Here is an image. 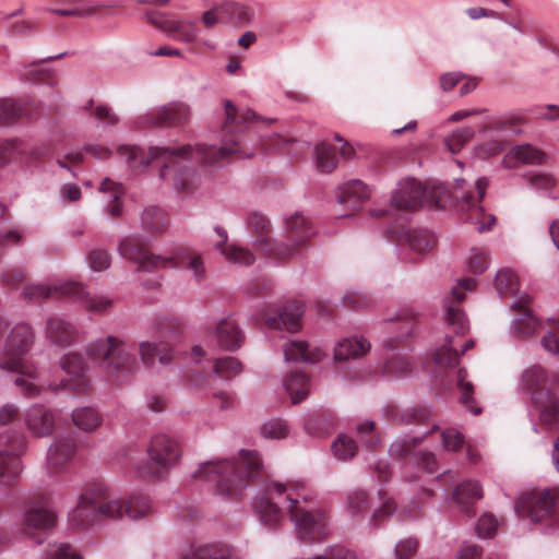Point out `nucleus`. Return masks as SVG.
I'll use <instances>...</instances> for the list:
<instances>
[{"label": "nucleus", "mask_w": 559, "mask_h": 559, "mask_svg": "<svg viewBox=\"0 0 559 559\" xmlns=\"http://www.w3.org/2000/svg\"><path fill=\"white\" fill-rule=\"evenodd\" d=\"M271 122V119H263L250 108L239 110L231 102L225 103V121L223 131L225 136L221 146L206 144H183L169 146H151L145 153L136 146L120 147L121 155L133 168L147 166L153 162L163 164L159 169V179L169 188L177 191H186L197 186L194 167L197 165H214L227 159L233 155L250 157L253 153L248 152L238 138L230 136L234 133V124L250 122Z\"/></svg>", "instance_id": "f257e3e1"}, {"label": "nucleus", "mask_w": 559, "mask_h": 559, "mask_svg": "<svg viewBox=\"0 0 559 559\" xmlns=\"http://www.w3.org/2000/svg\"><path fill=\"white\" fill-rule=\"evenodd\" d=\"M312 499L311 490L301 481L274 483L254 500L253 507L267 525L278 523L288 512L298 538L316 542L325 534V519L310 508Z\"/></svg>", "instance_id": "f03ea898"}, {"label": "nucleus", "mask_w": 559, "mask_h": 559, "mask_svg": "<svg viewBox=\"0 0 559 559\" xmlns=\"http://www.w3.org/2000/svg\"><path fill=\"white\" fill-rule=\"evenodd\" d=\"M261 460L253 450H241L233 460L202 463L194 472L197 479L215 483L222 495L236 496L255 477L261 468Z\"/></svg>", "instance_id": "7ed1b4c3"}, {"label": "nucleus", "mask_w": 559, "mask_h": 559, "mask_svg": "<svg viewBox=\"0 0 559 559\" xmlns=\"http://www.w3.org/2000/svg\"><path fill=\"white\" fill-rule=\"evenodd\" d=\"M119 253L123 259L134 262L138 271L182 267L190 271L195 281H202L205 276L201 253L186 247H177L168 255H157L146 250L136 239L126 238L119 245Z\"/></svg>", "instance_id": "20e7f679"}, {"label": "nucleus", "mask_w": 559, "mask_h": 559, "mask_svg": "<svg viewBox=\"0 0 559 559\" xmlns=\"http://www.w3.org/2000/svg\"><path fill=\"white\" fill-rule=\"evenodd\" d=\"M33 342L31 328L25 323L15 325L7 340L4 358L0 367L9 372H15V384L28 396H35L44 389V383L34 366L21 356L28 350Z\"/></svg>", "instance_id": "39448f33"}, {"label": "nucleus", "mask_w": 559, "mask_h": 559, "mask_svg": "<svg viewBox=\"0 0 559 559\" xmlns=\"http://www.w3.org/2000/svg\"><path fill=\"white\" fill-rule=\"evenodd\" d=\"M521 385L530 391L533 403L539 409L535 430L559 429V395L551 391L544 370L539 367L525 370L521 377Z\"/></svg>", "instance_id": "423d86ee"}, {"label": "nucleus", "mask_w": 559, "mask_h": 559, "mask_svg": "<svg viewBox=\"0 0 559 559\" xmlns=\"http://www.w3.org/2000/svg\"><path fill=\"white\" fill-rule=\"evenodd\" d=\"M126 500L110 498L107 489L96 487L83 493L76 507L70 512L69 521L73 526H88L104 519L121 518Z\"/></svg>", "instance_id": "0eeeda50"}, {"label": "nucleus", "mask_w": 559, "mask_h": 559, "mask_svg": "<svg viewBox=\"0 0 559 559\" xmlns=\"http://www.w3.org/2000/svg\"><path fill=\"white\" fill-rule=\"evenodd\" d=\"M91 354L98 360L100 371L111 380H119L135 370L136 358L123 337L108 335L91 345Z\"/></svg>", "instance_id": "6e6552de"}, {"label": "nucleus", "mask_w": 559, "mask_h": 559, "mask_svg": "<svg viewBox=\"0 0 559 559\" xmlns=\"http://www.w3.org/2000/svg\"><path fill=\"white\" fill-rule=\"evenodd\" d=\"M488 187V180L485 177H480L475 182L476 192L473 193L466 189L465 179H456L454 182L451 197L454 200L456 207L462 212H471L469 221L476 225L478 231H488L492 228L496 223V218L492 215H488L483 222V207L480 206V200L484 198Z\"/></svg>", "instance_id": "1a4fd4ad"}, {"label": "nucleus", "mask_w": 559, "mask_h": 559, "mask_svg": "<svg viewBox=\"0 0 559 559\" xmlns=\"http://www.w3.org/2000/svg\"><path fill=\"white\" fill-rule=\"evenodd\" d=\"M444 308L447 323L454 328L456 335L463 334L467 330L463 313L459 308L448 305V301L445 302ZM456 337L457 336L445 337L444 345L438 348L433 354V360L436 364L442 367L454 366L459 361L460 355H463L474 346L473 340H467L464 343L459 344Z\"/></svg>", "instance_id": "9d476101"}, {"label": "nucleus", "mask_w": 559, "mask_h": 559, "mask_svg": "<svg viewBox=\"0 0 559 559\" xmlns=\"http://www.w3.org/2000/svg\"><path fill=\"white\" fill-rule=\"evenodd\" d=\"M150 467L139 471L142 477H157L162 473L174 467L180 457V448L176 440L166 436L157 435L152 438L148 445Z\"/></svg>", "instance_id": "9b49d317"}, {"label": "nucleus", "mask_w": 559, "mask_h": 559, "mask_svg": "<svg viewBox=\"0 0 559 559\" xmlns=\"http://www.w3.org/2000/svg\"><path fill=\"white\" fill-rule=\"evenodd\" d=\"M558 499V489L534 490L521 495L514 503V510L520 518L527 516L538 523L550 515Z\"/></svg>", "instance_id": "f8f14e48"}, {"label": "nucleus", "mask_w": 559, "mask_h": 559, "mask_svg": "<svg viewBox=\"0 0 559 559\" xmlns=\"http://www.w3.org/2000/svg\"><path fill=\"white\" fill-rule=\"evenodd\" d=\"M248 228L257 250L277 260L289 258L288 245L280 243L271 236L272 226L266 216L258 213L251 214L248 218Z\"/></svg>", "instance_id": "ddd939ff"}, {"label": "nucleus", "mask_w": 559, "mask_h": 559, "mask_svg": "<svg viewBox=\"0 0 559 559\" xmlns=\"http://www.w3.org/2000/svg\"><path fill=\"white\" fill-rule=\"evenodd\" d=\"M148 21L157 26L166 36L183 44L197 41L200 28L192 20L168 19L159 12H148Z\"/></svg>", "instance_id": "4468645a"}, {"label": "nucleus", "mask_w": 559, "mask_h": 559, "mask_svg": "<svg viewBox=\"0 0 559 559\" xmlns=\"http://www.w3.org/2000/svg\"><path fill=\"white\" fill-rule=\"evenodd\" d=\"M61 368L66 373V378L61 379L59 383H44V391L46 388L58 389L64 388L75 391H83L87 388L86 370L87 366L80 354L70 353L63 356L61 360Z\"/></svg>", "instance_id": "2eb2a0df"}, {"label": "nucleus", "mask_w": 559, "mask_h": 559, "mask_svg": "<svg viewBox=\"0 0 559 559\" xmlns=\"http://www.w3.org/2000/svg\"><path fill=\"white\" fill-rule=\"evenodd\" d=\"M424 197L425 189L423 185L413 178H406L397 183L392 192L390 204L393 210L415 211L424 204Z\"/></svg>", "instance_id": "dca6fc26"}, {"label": "nucleus", "mask_w": 559, "mask_h": 559, "mask_svg": "<svg viewBox=\"0 0 559 559\" xmlns=\"http://www.w3.org/2000/svg\"><path fill=\"white\" fill-rule=\"evenodd\" d=\"M285 233L287 240L280 243L288 245L289 258L298 253L316 234L311 222L301 213L296 212L285 218Z\"/></svg>", "instance_id": "f3484780"}, {"label": "nucleus", "mask_w": 559, "mask_h": 559, "mask_svg": "<svg viewBox=\"0 0 559 559\" xmlns=\"http://www.w3.org/2000/svg\"><path fill=\"white\" fill-rule=\"evenodd\" d=\"M191 109L182 102H173L151 109L146 114V120L154 126H178L189 121Z\"/></svg>", "instance_id": "a211bd4d"}, {"label": "nucleus", "mask_w": 559, "mask_h": 559, "mask_svg": "<svg viewBox=\"0 0 559 559\" xmlns=\"http://www.w3.org/2000/svg\"><path fill=\"white\" fill-rule=\"evenodd\" d=\"M302 314L304 305L299 301H293L283 307L278 314L266 313L264 323L271 330L295 333L301 329Z\"/></svg>", "instance_id": "6ab92c4d"}, {"label": "nucleus", "mask_w": 559, "mask_h": 559, "mask_svg": "<svg viewBox=\"0 0 559 559\" xmlns=\"http://www.w3.org/2000/svg\"><path fill=\"white\" fill-rule=\"evenodd\" d=\"M24 424L33 437H47L53 431L56 414L44 405L34 404L26 409Z\"/></svg>", "instance_id": "aec40b11"}, {"label": "nucleus", "mask_w": 559, "mask_h": 559, "mask_svg": "<svg viewBox=\"0 0 559 559\" xmlns=\"http://www.w3.org/2000/svg\"><path fill=\"white\" fill-rule=\"evenodd\" d=\"M284 359L287 362H320L326 353L318 345H311L305 341L287 340L283 345Z\"/></svg>", "instance_id": "412c9836"}, {"label": "nucleus", "mask_w": 559, "mask_h": 559, "mask_svg": "<svg viewBox=\"0 0 559 559\" xmlns=\"http://www.w3.org/2000/svg\"><path fill=\"white\" fill-rule=\"evenodd\" d=\"M25 449L22 437L0 438V476L14 475L20 469V454Z\"/></svg>", "instance_id": "4be33fe9"}, {"label": "nucleus", "mask_w": 559, "mask_h": 559, "mask_svg": "<svg viewBox=\"0 0 559 559\" xmlns=\"http://www.w3.org/2000/svg\"><path fill=\"white\" fill-rule=\"evenodd\" d=\"M495 288L498 295L502 298L515 296V300L511 304L513 310L523 309L526 307L531 297L526 294L518 296L519 278L514 271L510 269H501L497 272L495 277Z\"/></svg>", "instance_id": "5701e85b"}, {"label": "nucleus", "mask_w": 559, "mask_h": 559, "mask_svg": "<svg viewBox=\"0 0 559 559\" xmlns=\"http://www.w3.org/2000/svg\"><path fill=\"white\" fill-rule=\"evenodd\" d=\"M219 240L215 243V249L228 262L238 265H249L254 261L252 252L237 243L227 242V231L222 227H215Z\"/></svg>", "instance_id": "b1692460"}, {"label": "nucleus", "mask_w": 559, "mask_h": 559, "mask_svg": "<svg viewBox=\"0 0 559 559\" xmlns=\"http://www.w3.org/2000/svg\"><path fill=\"white\" fill-rule=\"evenodd\" d=\"M83 286L80 283L71 281H60L50 287L45 284L32 285L25 288V295L31 299L50 298L55 296L81 297Z\"/></svg>", "instance_id": "393cba45"}, {"label": "nucleus", "mask_w": 559, "mask_h": 559, "mask_svg": "<svg viewBox=\"0 0 559 559\" xmlns=\"http://www.w3.org/2000/svg\"><path fill=\"white\" fill-rule=\"evenodd\" d=\"M56 521V513L46 501L32 502L24 514V524L29 530H49L55 526Z\"/></svg>", "instance_id": "a878e982"}, {"label": "nucleus", "mask_w": 559, "mask_h": 559, "mask_svg": "<svg viewBox=\"0 0 559 559\" xmlns=\"http://www.w3.org/2000/svg\"><path fill=\"white\" fill-rule=\"evenodd\" d=\"M371 348L370 342L364 336L345 337L334 346L333 358L335 361L359 359Z\"/></svg>", "instance_id": "bb28decb"}, {"label": "nucleus", "mask_w": 559, "mask_h": 559, "mask_svg": "<svg viewBox=\"0 0 559 559\" xmlns=\"http://www.w3.org/2000/svg\"><path fill=\"white\" fill-rule=\"evenodd\" d=\"M546 155L543 151L531 144H521L511 148L503 157V166L507 168H516L521 164H543Z\"/></svg>", "instance_id": "cd10ccee"}, {"label": "nucleus", "mask_w": 559, "mask_h": 559, "mask_svg": "<svg viewBox=\"0 0 559 559\" xmlns=\"http://www.w3.org/2000/svg\"><path fill=\"white\" fill-rule=\"evenodd\" d=\"M139 354L143 365L147 368H152L155 366L156 358L162 365H166L170 362L174 357V352L171 347L162 341L140 342Z\"/></svg>", "instance_id": "c85d7f7f"}, {"label": "nucleus", "mask_w": 559, "mask_h": 559, "mask_svg": "<svg viewBox=\"0 0 559 559\" xmlns=\"http://www.w3.org/2000/svg\"><path fill=\"white\" fill-rule=\"evenodd\" d=\"M370 195L371 191L364 182L353 179L338 188L337 200L341 204H346L349 209L355 210Z\"/></svg>", "instance_id": "c756f323"}, {"label": "nucleus", "mask_w": 559, "mask_h": 559, "mask_svg": "<svg viewBox=\"0 0 559 559\" xmlns=\"http://www.w3.org/2000/svg\"><path fill=\"white\" fill-rule=\"evenodd\" d=\"M216 340L223 349L235 350L240 347L243 334L237 322L230 318L222 320L216 326Z\"/></svg>", "instance_id": "7c9ffc66"}, {"label": "nucleus", "mask_w": 559, "mask_h": 559, "mask_svg": "<svg viewBox=\"0 0 559 559\" xmlns=\"http://www.w3.org/2000/svg\"><path fill=\"white\" fill-rule=\"evenodd\" d=\"M483 497L478 481L467 480L459 485L453 492V502L463 511L469 512V507Z\"/></svg>", "instance_id": "2f4dec72"}, {"label": "nucleus", "mask_w": 559, "mask_h": 559, "mask_svg": "<svg viewBox=\"0 0 559 559\" xmlns=\"http://www.w3.org/2000/svg\"><path fill=\"white\" fill-rule=\"evenodd\" d=\"M284 388L292 402L297 404L308 396L311 390V384L306 373L294 372L284 380Z\"/></svg>", "instance_id": "473e14b6"}, {"label": "nucleus", "mask_w": 559, "mask_h": 559, "mask_svg": "<svg viewBox=\"0 0 559 559\" xmlns=\"http://www.w3.org/2000/svg\"><path fill=\"white\" fill-rule=\"evenodd\" d=\"M540 329V322L528 310H524L513 318L510 332L514 337L521 338L535 334Z\"/></svg>", "instance_id": "72a5a7b5"}, {"label": "nucleus", "mask_w": 559, "mask_h": 559, "mask_svg": "<svg viewBox=\"0 0 559 559\" xmlns=\"http://www.w3.org/2000/svg\"><path fill=\"white\" fill-rule=\"evenodd\" d=\"M72 421L80 430L93 432L100 427L103 418L100 414L92 407H80L72 412Z\"/></svg>", "instance_id": "f704fd0d"}, {"label": "nucleus", "mask_w": 559, "mask_h": 559, "mask_svg": "<svg viewBox=\"0 0 559 559\" xmlns=\"http://www.w3.org/2000/svg\"><path fill=\"white\" fill-rule=\"evenodd\" d=\"M413 369L411 360L403 354H393L383 365V373L390 379L407 376Z\"/></svg>", "instance_id": "c9c22d12"}, {"label": "nucleus", "mask_w": 559, "mask_h": 559, "mask_svg": "<svg viewBox=\"0 0 559 559\" xmlns=\"http://www.w3.org/2000/svg\"><path fill=\"white\" fill-rule=\"evenodd\" d=\"M74 333L72 324L63 318L53 317L47 322V335L55 343L63 344L68 342Z\"/></svg>", "instance_id": "e433bc0d"}, {"label": "nucleus", "mask_w": 559, "mask_h": 559, "mask_svg": "<svg viewBox=\"0 0 559 559\" xmlns=\"http://www.w3.org/2000/svg\"><path fill=\"white\" fill-rule=\"evenodd\" d=\"M74 453V442L68 439L56 440L48 450V461L52 466H58L69 460Z\"/></svg>", "instance_id": "4c0bfd02"}, {"label": "nucleus", "mask_w": 559, "mask_h": 559, "mask_svg": "<svg viewBox=\"0 0 559 559\" xmlns=\"http://www.w3.org/2000/svg\"><path fill=\"white\" fill-rule=\"evenodd\" d=\"M316 167L321 173H331L336 167L333 145L323 142L316 147Z\"/></svg>", "instance_id": "58836bf2"}, {"label": "nucleus", "mask_w": 559, "mask_h": 559, "mask_svg": "<svg viewBox=\"0 0 559 559\" xmlns=\"http://www.w3.org/2000/svg\"><path fill=\"white\" fill-rule=\"evenodd\" d=\"M406 240L409 248L418 253L429 252L436 245V238L432 234L420 230L407 233Z\"/></svg>", "instance_id": "ea45409f"}, {"label": "nucleus", "mask_w": 559, "mask_h": 559, "mask_svg": "<svg viewBox=\"0 0 559 559\" xmlns=\"http://www.w3.org/2000/svg\"><path fill=\"white\" fill-rule=\"evenodd\" d=\"M213 372L222 377L231 378L242 372V364L235 357L214 359L212 362Z\"/></svg>", "instance_id": "a19ab883"}, {"label": "nucleus", "mask_w": 559, "mask_h": 559, "mask_svg": "<svg viewBox=\"0 0 559 559\" xmlns=\"http://www.w3.org/2000/svg\"><path fill=\"white\" fill-rule=\"evenodd\" d=\"M332 452L340 461H346L354 457L357 453V445L353 439L346 435H340L332 443Z\"/></svg>", "instance_id": "79ce46f5"}, {"label": "nucleus", "mask_w": 559, "mask_h": 559, "mask_svg": "<svg viewBox=\"0 0 559 559\" xmlns=\"http://www.w3.org/2000/svg\"><path fill=\"white\" fill-rule=\"evenodd\" d=\"M490 259L486 250L480 248H472L466 258L468 270L475 274H481L489 266Z\"/></svg>", "instance_id": "37998d69"}, {"label": "nucleus", "mask_w": 559, "mask_h": 559, "mask_svg": "<svg viewBox=\"0 0 559 559\" xmlns=\"http://www.w3.org/2000/svg\"><path fill=\"white\" fill-rule=\"evenodd\" d=\"M289 432L286 421L280 418H272L264 421L260 428V433L265 439H282Z\"/></svg>", "instance_id": "c03bdc74"}, {"label": "nucleus", "mask_w": 559, "mask_h": 559, "mask_svg": "<svg viewBox=\"0 0 559 559\" xmlns=\"http://www.w3.org/2000/svg\"><path fill=\"white\" fill-rule=\"evenodd\" d=\"M229 550L224 547L206 545L200 546L188 554L183 559H228Z\"/></svg>", "instance_id": "a18cd8bd"}, {"label": "nucleus", "mask_w": 559, "mask_h": 559, "mask_svg": "<svg viewBox=\"0 0 559 559\" xmlns=\"http://www.w3.org/2000/svg\"><path fill=\"white\" fill-rule=\"evenodd\" d=\"M124 513L131 520L141 519L151 511V506L144 497H131L124 501Z\"/></svg>", "instance_id": "49530a36"}, {"label": "nucleus", "mask_w": 559, "mask_h": 559, "mask_svg": "<svg viewBox=\"0 0 559 559\" xmlns=\"http://www.w3.org/2000/svg\"><path fill=\"white\" fill-rule=\"evenodd\" d=\"M473 134L469 128L456 130L444 140V144L452 154H455L472 139Z\"/></svg>", "instance_id": "de8ad7c7"}, {"label": "nucleus", "mask_w": 559, "mask_h": 559, "mask_svg": "<svg viewBox=\"0 0 559 559\" xmlns=\"http://www.w3.org/2000/svg\"><path fill=\"white\" fill-rule=\"evenodd\" d=\"M1 150L4 153H16V154H31L35 158H40L47 154L46 147H40L37 150H28L24 143L19 139L8 140L5 143L1 145Z\"/></svg>", "instance_id": "09e8293b"}, {"label": "nucleus", "mask_w": 559, "mask_h": 559, "mask_svg": "<svg viewBox=\"0 0 559 559\" xmlns=\"http://www.w3.org/2000/svg\"><path fill=\"white\" fill-rule=\"evenodd\" d=\"M465 378H466V371L463 369L459 370L457 386L462 394L461 402L471 411V413H473L474 415H478L481 412V409L479 407L473 408L472 406H469V403L472 402L471 394L473 392V385L471 382H466Z\"/></svg>", "instance_id": "8fccbe9b"}, {"label": "nucleus", "mask_w": 559, "mask_h": 559, "mask_svg": "<svg viewBox=\"0 0 559 559\" xmlns=\"http://www.w3.org/2000/svg\"><path fill=\"white\" fill-rule=\"evenodd\" d=\"M111 259L107 251L102 249L92 250L87 257V263L93 272H103L110 265Z\"/></svg>", "instance_id": "3c124183"}, {"label": "nucleus", "mask_w": 559, "mask_h": 559, "mask_svg": "<svg viewBox=\"0 0 559 559\" xmlns=\"http://www.w3.org/2000/svg\"><path fill=\"white\" fill-rule=\"evenodd\" d=\"M498 527L497 519L491 514H483L476 524V534L483 538H490L496 534Z\"/></svg>", "instance_id": "603ef678"}, {"label": "nucleus", "mask_w": 559, "mask_h": 559, "mask_svg": "<svg viewBox=\"0 0 559 559\" xmlns=\"http://www.w3.org/2000/svg\"><path fill=\"white\" fill-rule=\"evenodd\" d=\"M22 239L23 234L17 227L0 225V253L7 246L17 245Z\"/></svg>", "instance_id": "864d4df0"}, {"label": "nucleus", "mask_w": 559, "mask_h": 559, "mask_svg": "<svg viewBox=\"0 0 559 559\" xmlns=\"http://www.w3.org/2000/svg\"><path fill=\"white\" fill-rule=\"evenodd\" d=\"M47 559H82V557L66 543L53 544L50 546Z\"/></svg>", "instance_id": "5fc2aeb1"}, {"label": "nucleus", "mask_w": 559, "mask_h": 559, "mask_svg": "<svg viewBox=\"0 0 559 559\" xmlns=\"http://www.w3.org/2000/svg\"><path fill=\"white\" fill-rule=\"evenodd\" d=\"M86 307L97 313H104L111 308L112 299L108 296H86Z\"/></svg>", "instance_id": "6e6d98bb"}, {"label": "nucleus", "mask_w": 559, "mask_h": 559, "mask_svg": "<svg viewBox=\"0 0 559 559\" xmlns=\"http://www.w3.org/2000/svg\"><path fill=\"white\" fill-rule=\"evenodd\" d=\"M347 509L353 515L362 513L367 509V496L364 491H356L347 498Z\"/></svg>", "instance_id": "4d7b16f0"}, {"label": "nucleus", "mask_w": 559, "mask_h": 559, "mask_svg": "<svg viewBox=\"0 0 559 559\" xmlns=\"http://www.w3.org/2000/svg\"><path fill=\"white\" fill-rule=\"evenodd\" d=\"M464 79V74L460 71L445 72L439 78V86L442 92L452 91Z\"/></svg>", "instance_id": "13d9d810"}, {"label": "nucleus", "mask_w": 559, "mask_h": 559, "mask_svg": "<svg viewBox=\"0 0 559 559\" xmlns=\"http://www.w3.org/2000/svg\"><path fill=\"white\" fill-rule=\"evenodd\" d=\"M476 280L467 277L457 282L450 294V301H461L464 298V292H472L476 287Z\"/></svg>", "instance_id": "bf43d9fd"}, {"label": "nucleus", "mask_w": 559, "mask_h": 559, "mask_svg": "<svg viewBox=\"0 0 559 559\" xmlns=\"http://www.w3.org/2000/svg\"><path fill=\"white\" fill-rule=\"evenodd\" d=\"M442 443L444 449L456 451L463 444V436L454 429H445L442 431Z\"/></svg>", "instance_id": "052dcab7"}, {"label": "nucleus", "mask_w": 559, "mask_h": 559, "mask_svg": "<svg viewBox=\"0 0 559 559\" xmlns=\"http://www.w3.org/2000/svg\"><path fill=\"white\" fill-rule=\"evenodd\" d=\"M530 186L535 190L546 191L556 186V179L548 174H536L530 178Z\"/></svg>", "instance_id": "680f3d73"}, {"label": "nucleus", "mask_w": 559, "mask_h": 559, "mask_svg": "<svg viewBox=\"0 0 559 559\" xmlns=\"http://www.w3.org/2000/svg\"><path fill=\"white\" fill-rule=\"evenodd\" d=\"M395 320L400 321V325L397 328L399 333L394 336V338H396L400 342H403L407 340L413 332L412 320L409 319V316L406 312H402L401 314H399L395 318Z\"/></svg>", "instance_id": "e2e57ef3"}, {"label": "nucleus", "mask_w": 559, "mask_h": 559, "mask_svg": "<svg viewBox=\"0 0 559 559\" xmlns=\"http://www.w3.org/2000/svg\"><path fill=\"white\" fill-rule=\"evenodd\" d=\"M417 547L418 544L414 538H406L396 544L395 555L399 559H406L416 552Z\"/></svg>", "instance_id": "0e129e2a"}, {"label": "nucleus", "mask_w": 559, "mask_h": 559, "mask_svg": "<svg viewBox=\"0 0 559 559\" xmlns=\"http://www.w3.org/2000/svg\"><path fill=\"white\" fill-rule=\"evenodd\" d=\"M0 109L7 119H14L22 115V107L14 99H1Z\"/></svg>", "instance_id": "69168bd1"}, {"label": "nucleus", "mask_w": 559, "mask_h": 559, "mask_svg": "<svg viewBox=\"0 0 559 559\" xmlns=\"http://www.w3.org/2000/svg\"><path fill=\"white\" fill-rule=\"evenodd\" d=\"M418 442V438H413L411 441L407 439H397L391 444L390 452L394 456H403Z\"/></svg>", "instance_id": "338daca9"}, {"label": "nucleus", "mask_w": 559, "mask_h": 559, "mask_svg": "<svg viewBox=\"0 0 559 559\" xmlns=\"http://www.w3.org/2000/svg\"><path fill=\"white\" fill-rule=\"evenodd\" d=\"M19 416V409L14 404L7 403L0 406V425H9Z\"/></svg>", "instance_id": "774afa93"}]
</instances>
